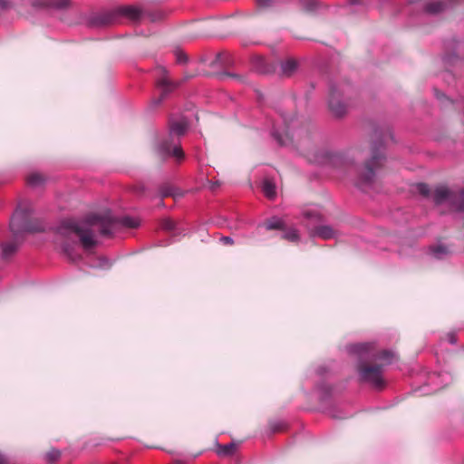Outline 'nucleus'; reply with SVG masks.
<instances>
[{"instance_id":"obj_27","label":"nucleus","mask_w":464,"mask_h":464,"mask_svg":"<svg viewBox=\"0 0 464 464\" xmlns=\"http://www.w3.org/2000/svg\"><path fill=\"white\" fill-rule=\"evenodd\" d=\"M170 196L176 198L177 196L180 197L181 194H179V195L175 194L173 192V188L171 187H164L161 190V197L166 198V197H170Z\"/></svg>"},{"instance_id":"obj_1","label":"nucleus","mask_w":464,"mask_h":464,"mask_svg":"<svg viewBox=\"0 0 464 464\" xmlns=\"http://www.w3.org/2000/svg\"><path fill=\"white\" fill-rule=\"evenodd\" d=\"M285 136L274 130L273 137L282 146L294 145L308 158L319 164H331L335 168L355 167L356 186L369 187L377 179L378 171L386 161L382 143L372 144L368 150L351 149L345 151H332L320 149L312 135L309 121L292 119L285 123Z\"/></svg>"},{"instance_id":"obj_26","label":"nucleus","mask_w":464,"mask_h":464,"mask_svg":"<svg viewBox=\"0 0 464 464\" xmlns=\"http://www.w3.org/2000/svg\"><path fill=\"white\" fill-rule=\"evenodd\" d=\"M161 227L166 231H173L176 228V223L170 218H166L162 220Z\"/></svg>"},{"instance_id":"obj_41","label":"nucleus","mask_w":464,"mask_h":464,"mask_svg":"<svg viewBox=\"0 0 464 464\" xmlns=\"http://www.w3.org/2000/svg\"><path fill=\"white\" fill-rule=\"evenodd\" d=\"M218 184H215V185H212V188H214L215 187H218Z\"/></svg>"},{"instance_id":"obj_34","label":"nucleus","mask_w":464,"mask_h":464,"mask_svg":"<svg viewBox=\"0 0 464 464\" xmlns=\"http://www.w3.org/2000/svg\"><path fill=\"white\" fill-rule=\"evenodd\" d=\"M134 191H135L137 194H142V193L145 191V187H144V185H142V184L136 185V186L134 187Z\"/></svg>"},{"instance_id":"obj_2","label":"nucleus","mask_w":464,"mask_h":464,"mask_svg":"<svg viewBox=\"0 0 464 464\" xmlns=\"http://www.w3.org/2000/svg\"><path fill=\"white\" fill-rule=\"evenodd\" d=\"M116 224L129 228H136L140 222L131 217L116 218L110 210L106 209L100 213L88 215L81 223L72 219L63 220L56 230L57 240L60 241L67 255H70L72 245L76 244V237L83 248L90 249L97 243L95 239L97 233L109 237L112 234V228Z\"/></svg>"},{"instance_id":"obj_42","label":"nucleus","mask_w":464,"mask_h":464,"mask_svg":"<svg viewBox=\"0 0 464 464\" xmlns=\"http://www.w3.org/2000/svg\"><path fill=\"white\" fill-rule=\"evenodd\" d=\"M218 184H215V185H212V188H214L215 187H218Z\"/></svg>"},{"instance_id":"obj_17","label":"nucleus","mask_w":464,"mask_h":464,"mask_svg":"<svg viewBox=\"0 0 464 464\" xmlns=\"http://www.w3.org/2000/svg\"><path fill=\"white\" fill-rule=\"evenodd\" d=\"M425 10L430 14H438L446 8L444 1H434L427 3L424 6Z\"/></svg>"},{"instance_id":"obj_11","label":"nucleus","mask_w":464,"mask_h":464,"mask_svg":"<svg viewBox=\"0 0 464 464\" xmlns=\"http://www.w3.org/2000/svg\"><path fill=\"white\" fill-rule=\"evenodd\" d=\"M252 65L259 73L269 74L276 72V64L266 61L263 56L258 54L252 57Z\"/></svg>"},{"instance_id":"obj_16","label":"nucleus","mask_w":464,"mask_h":464,"mask_svg":"<svg viewBox=\"0 0 464 464\" xmlns=\"http://www.w3.org/2000/svg\"><path fill=\"white\" fill-rule=\"evenodd\" d=\"M26 181L31 187H40L45 182V177L41 173L34 172L27 176Z\"/></svg>"},{"instance_id":"obj_10","label":"nucleus","mask_w":464,"mask_h":464,"mask_svg":"<svg viewBox=\"0 0 464 464\" xmlns=\"http://www.w3.org/2000/svg\"><path fill=\"white\" fill-rule=\"evenodd\" d=\"M180 83L174 82L163 77L157 81V87L160 90V94L158 98L153 99L152 103L158 106L167 97V95L176 89Z\"/></svg>"},{"instance_id":"obj_39","label":"nucleus","mask_w":464,"mask_h":464,"mask_svg":"<svg viewBox=\"0 0 464 464\" xmlns=\"http://www.w3.org/2000/svg\"><path fill=\"white\" fill-rule=\"evenodd\" d=\"M351 5H359L361 4V0H349Z\"/></svg>"},{"instance_id":"obj_43","label":"nucleus","mask_w":464,"mask_h":464,"mask_svg":"<svg viewBox=\"0 0 464 464\" xmlns=\"http://www.w3.org/2000/svg\"><path fill=\"white\" fill-rule=\"evenodd\" d=\"M6 464H8V463L6 462Z\"/></svg>"},{"instance_id":"obj_23","label":"nucleus","mask_w":464,"mask_h":464,"mask_svg":"<svg viewBox=\"0 0 464 464\" xmlns=\"http://www.w3.org/2000/svg\"><path fill=\"white\" fill-rule=\"evenodd\" d=\"M418 192L423 197L429 198L431 197L433 198L434 190L431 191L430 187L425 183H420L417 185Z\"/></svg>"},{"instance_id":"obj_38","label":"nucleus","mask_w":464,"mask_h":464,"mask_svg":"<svg viewBox=\"0 0 464 464\" xmlns=\"http://www.w3.org/2000/svg\"><path fill=\"white\" fill-rule=\"evenodd\" d=\"M224 56H225V54L219 53L217 55L216 60L222 63Z\"/></svg>"},{"instance_id":"obj_28","label":"nucleus","mask_w":464,"mask_h":464,"mask_svg":"<svg viewBox=\"0 0 464 464\" xmlns=\"http://www.w3.org/2000/svg\"><path fill=\"white\" fill-rule=\"evenodd\" d=\"M175 55L179 63H186L188 62V56L185 53L181 51H176Z\"/></svg>"},{"instance_id":"obj_33","label":"nucleus","mask_w":464,"mask_h":464,"mask_svg":"<svg viewBox=\"0 0 464 464\" xmlns=\"http://www.w3.org/2000/svg\"><path fill=\"white\" fill-rule=\"evenodd\" d=\"M275 0H257V5L259 7H268L274 4Z\"/></svg>"},{"instance_id":"obj_15","label":"nucleus","mask_w":464,"mask_h":464,"mask_svg":"<svg viewBox=\"0 0 464 464\" xmlns=\"http://www.w3.org/2000/svg\"><path fill=\"white\" fill-rule=\"evenodd\" d=\"M263 226L266 227V230L285 229V225L284 221L278 218H272L270 219L266 220Z\"/></svg>"},{"instance_id":"obj_29","label":"nucleus","mask_w":464,"mask_h":464,"mask_svg":"<svg viewBox=\"0 0 464 464\" xmlns=\"http://www.w3.org/2000/svg\"><path fill=\"white\" fill-rule=\"evenodd\" d=\"M316 3L314 0H304L303 6L307 11L314 10Z\"/></svg>"},{"instance_id":"obj_31","label":"nucleus","mask_w":464,"mask_h":464,"mask_svg":"<svg viewBox=\"0 0 464 464\" xmlns=\"http://www.w3.org/2000/svg\"><path fill=\"white\" fill-rule=\"evenodd\" d=\"M270 428L273 432H279L284 430L285 424L283 422H273L270 424Z\"/></svg>"},{"instance_id":"obj_12","label":"nucleus","mask_w":464,"mask_h":464,"mask_svg":"<svg viewBox=\"0 0 464 464\" xmlns=\"http://www.w3.org/2000/svg\"><path fill=\"white\" fill-rule=\"evenodd\" d=\"M120 17L126 16L131 21H137L140 17V10L135 6L119 7Z\"/></svg>"},{"instance_id":"obj_40","label":"nucleus","mask_w":464,"mask_h":464,"mask_svg":"<svg viewBox=\"0 0 464 464\" xmlns=\"http://www.w3.org/2000/svg\"><path fill=\"white\" fill-rule=\"evenodd\" d=\"M449 341L451 343H454L456 341H455V337L453 334H450L449 335Z\"/></svg>"},{"instance_id":"obj_25","label":"nucleus","mask_w":464,"mask_h":464,"mask_svg":"<svg viewBox=\"0 0 464 464\" xmlns=\"http://www.w3.org/2000/svg\"><path fill=\"white\" fill-rule=\"evenodd\" d=\"M282 238L290 242H297L299 240V235L296 229H290L283 234Z\"/></svg>"},{"instance_id":"obj_14","label":"nucleus","mask_w":464,"mask_h":464,"mask_svg":"<svg viewBox=\"0 0 464 464\" xmlns=\"http://www.w3.org/2000/svg\"><path fill=\"white\" fill-rule=\"evenodd\" d=\"M35 4L41 6L63 9L69 5V0H36Z\"/></svg>"},{"instance_id":"obj_13","label":"nucleus","mask_w":464,"mask_h":464,"mask_svg":"<svg viewBox=\"0 0 464 464\" xmlns=\"http://www.w3.org/2000/svg\"><path fill=\"white\" fill-rule=\"evenodd\" d=\"M334 230L328 226H319L313 230V236L319 237L323 239H330L334 237Z\"/></svg>"},{"instance_id":"obj_7","label":"nucleus","mask_w":464,"mask_h":464,"mask_svg":"<svg viewBox=\"0 0 464 464\" xmlns=\"http://www.w3.org/2000/svg\"><path fill=\"white\" fill-rule=\"evenodd\" d=\"M328 109L335 118H343L347 114L348 103L343 95V91L337 86H332L328 99Z\"/></svg>"},{"instance_id":"obj_35","label":"nucleus","mask_w":464,"mask_h":464,"mask_svg":"<svg viewBox=\"0 0 464 464\" xmlns=\"http://www.w3.org/2000/svg\"><path fill=\"white\" fill-rule=\"evenodd\" d=\"M225 245H233L234 240L230 237H223L220 239Z\"/></svg>"},{"instance_id":"obj_5","label":"nucleus","mask_w":464,"mask_h":464,"mask_svg":"<svg viewBox=\"0 0 464 464\" xmlns=\"http://www.w3.org/2000/svg\"><path fill=\"white\" fill-rule=\"evenodd\" d=\"M32 210L27 205H19L10 220V228L14 236L24 232H38L42 230L40 225L30 219Z\"/></svg>"},{"instance_id":"obj_3","label":"nucleus","mask_w":464,"mask_h":464,"mask_svg":"<svg viewBox=\"0 0 464 464\" xmlns=\"http://www.w3.org/2000/svg\"><path fill=\"white\" fill-rule=\"evenodd\" d=\"M358 353L357 371L361 381L370 382L376 388H381L383 384V367L392 362L394 353L387 350L377 352L368 344L359 345Z\"/></svg>"},{"instance_id":"obj_19","label":"nucleus","mask_w":464,"mask_h":464,"mask_svg":"<svg viewBox=\"0 0 464 464\" xmlns=\"http://www.w3.org/2000/svg\"><path fill=\"white\" fill-rule=\"evenodd\" d=\"M236 449L237 445L235 443H228L218 446L217 452L219 456H230L236 451Z\"/></svg>"},{"instance_id":"obj_22","label":"nucleus","mask_w":464,"mask_h":464,"mask_svg":"<svg viewBox=\"0 0 464 464\" xmlns=\"http://www.w3.org/2000/svg\"><path fill=\"white\" fill-rule=\"evenodd\" d=\"M219 80H225L226 78H230L232 80H235L236 82H238L240 83L246 82V77L244 75L237 74V73H230V72H223L217 75Z\"/></svg>"},{"instance_id":"obj_9","label":"nucleus","mask_w":464,"mask_h":464,"mask_svg":"<svg viewBox=\"0 0 464 464\" xmlns=\"http://www.w3.org/2000/svg\"><path fill=\"white\" fill-rule=\"evenodd\" d=\"M120 19L119 8L97 14L92 19V24L97 26H109L117 24Z\"/></svg>"},{"instance_id":"obj_8","label":"nucleus","mask_w":464,"mask_h":464,"mask_svg":"<svg viewBox=\"0 0 464 464\" xmlns=\"http://www.w3.org/2000/svg\"><path fill=\"white\" fill-rule=\"evenodd\" d=\"M300 66L299 61L295 57H285L278 61L276 64V72L281 78H290L294 76Z\"/></svg>"},{"instance_id":"obj_24","label":"nucleus","mask_w":464,"mask_h":464,"mask_svg":"<svg viewBox=\"0 0 464 464\" xmlns=\"http://www.w3.org/2000/svg\"><path fill=\"white\" fill-rule=\"evenodd\" d=\"M60 457L61 451L56 449H51L45 455L46 460L49 463H54L60 459Z\"/></svg>"},{"instance_id":"obj_20","label":"nucleus","mask_w":464,"mask_h":464,"mask_svg":"<svg viewBox=\"0 0 464 464\" xmlns=\"http://www.w3.org/2000/svg\"><path fill=\"white\" fill-rule=\"evenodd\" d=\"M430 250L433 256L439 259L443 258L450 253V249L446 246L442 245L434 246Z\"/></svg>"},{"instance_id":"obj_4","label":"nucleus","mask_w":464,"mask_h":464,"mask_svg":"<svg viewBox=\"0 0 464 464\" xmlns=\"http://www.w3.org/2000/svg\"><path fill=\"white\" fill-rule=\"evenodd\" d=\"M169 128V137L159 145L158 153L161 157L171 156L180 162L184 160L185 154L179 144V138L186 132L188 122L183 120L170 121Z\"/></svg>"},{"instance_id":"obj_18","label":"nucleus","mask_w":464,"mask_h":464,"mask_svg":"<svg viewBox=\"0 0 464 464\" xmlns=\"http://www.w3.org/2000/svg\"><path fill=\"white\" fill-rule=\"evenodd\" d=\"M262 190L268 198H273L276 196V186L269 179H265L263 181Z\"/></svg>"},{"instance_id":"obj_37","label":"nucleus","mask_w":464,"mask_h":464,"mask_svg":"<svg viewBox=\"0 0 464 464\" xmlns=\"http://www.w3.org/2000/svg\"><path fill=\"white\" fill-rule=\"evenodd\" d=\"M195 76V74H192V73H186L185 76H184V79L183 81H188L191 78H193Z\"/></svg>"},{"instance_id":"obj_30","label":"nucleus","mask_w":464,"mask_h":464,"mask_svg":"<svg viewBox=\"0 0 464 464\" xmlns=\"http://www.w3.org/2000/svg\"><path fill=\"white\" fill-rule=\"evenodd\" d=\"M14 5L12 0H0V10H8L13 8Z\"/></svg>"},{"instance_id":"obj_36","label":"nucleus","mask_w":464,"mask_h":464,"mask_svg":"<svg viewBox=\"0 0 464 464\" xmlns=\"http://www.w3.org/2000/svg\"><path fill=\"white\" fill-rule=\"evenodd\" d=\"M7 460L4 454L0 452V464H6Z\"/></svg>"},{"instance_id":"obj_32","label":"nucleus","mask_w":464,"mask_h":464,"mask_svg":"<svg viewBox=\"0 0 464 464\" xmlns=\"http://www.w3.org/2000/svg\"><path fill=\"white\" fill-rule=\"evenodd\" d=\"M304 217L307 218V219H314V220H321V216L320 214L318 213H314V212H305L304 214Z\"/></svg>"},{"instance_id":"obj_6","label":"nucleus","mask_w":464,"mask_h":464,"mask_svg":"<svg viewBox=\"0 0 464 464\" xmlns=\"http://www.w3.org/2000/svg\"><path fill=\"white\" fill-rule=\"evenodd\" d=\"M433 202L436 205L447 203L454 211H464V188L452 190L446 186H438L434 189Z\"/></svg>"},{"instance_id":"obj_21","label":"nucleus","mask_w":464,"mask_h":464,"mask_svg":"<svg viewBox=\"0 0 464 464\" xmlns=\"http://www.w3.org/2000/svg\"><path fill=\"white\" fill-rule=\"evenodd\" d=\"M18 245L15 242L6 243L3 246V256L8 258L16 252Z\"/></svg>"}]
</instances>
